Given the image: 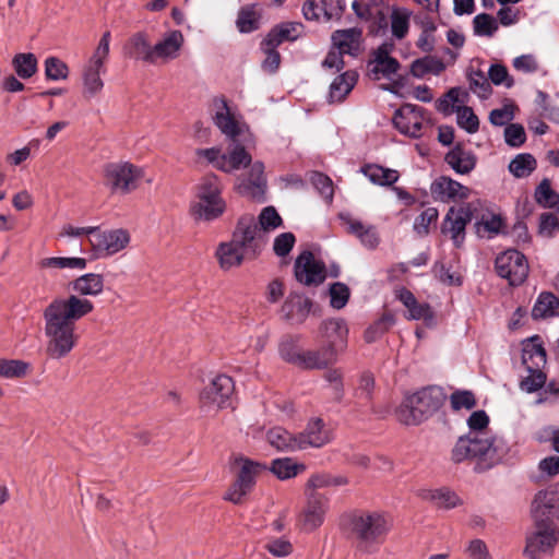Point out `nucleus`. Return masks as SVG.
Returning a JSON list of instances; mask_svg holds the SVG:
<instances>
[{
  "label": "nucleus",
  "mask_w": 559,
  "mask_h": 559,
  "mask_svg": "<svg viewBox=\"0 0 559 559\" xmlns=\"http://www.w3.org/2000/svg\"><path fill=\"white\" fill-rule=\"evenodd\" d=\"M394 323V317L390 313L383 314L378 321L370 325L365 332L367 343L376 342Z\"/></svg>",
  "instance_id": "58"
},
{
  "label": "nucleus",
  "mask_w": 559,
  "mask_h": 559,
  "mask_svg": "<svg viewBox=\"0 0 559 559\" xmlns=\"http://www.w3.org/2000/svg\"><path fill=\"white\" fill-rule=\"evenodd\" d=\"M91 252L97 259H107L126 251L131 245V233L123 227L102 228L95 226L88 238Z\"/></svg>",
  "instance_id": "9"
},
{
  "label": "nucleus",
  "mask_w": 559,
  "mask_h": 559,
  "mask_svg": "<svg viewBox=\"0 0 559 559\" xmlns=\"http://www.w3.org/2000/svg\"><path fill=\"white\" fill-rule=\"evenodd\" d=\"M186 45V37L179 29H170L154 44L155 64L168 63L178 59Z\"/></svg>",
  "instance_id": "19"
},
{
  "label": "nucleus",
  "mask_w": 559,
  "mask_h": 559,
  "mask_svg": "<svg viewBox=\"0 0 559 559\" xmlns=\"http://www.w3.org/2000/svg\"><path fill=\"white\" fill-rule=\"evenodd\" d=\"M360 171L374 185L391 186L400 178L396 169L385 168L378 164H367L361 167Z\"/></svg>",
  "instance_id": "38"
},
{
  "label": "nucleus",
  "mask_w": 559,
  "mask_h": 559,
  "mask_svg": "<svg viewBox=\"0 0 559 559\" xmlns=\"http://www.w3.org/2000/svg\"><path fill=\"white\" fill-rule=\"evenodd\" d=\"M469 88L481 98H487L491 94V86L485 74L480 71L469 74Z\"/></svg>",
  "instance_id": "62"
},
{
  "label": "nucleus",
  "mask_w": 559,
  "mask_h": 559,
  "mask_svg": "<svg viewBox=\"0 0 559 559\" xmlns=\"http://www.w3.org/2000/svg\"><path fill=\"white\" fill-rule=\"evenodd\" d=\"M557 316H559V298L552 293H542L532 309V317L534 319H548Z\"/></svg>",
  "instance_id": "40"
},
{
  "label": "nucleus",
  "mask_w": 559,
  "mask_h": 559,
  "mask_svg": "<svg viewBox=\"0 0 559 559\" xmlns=\"http://www.w3.org/2000/svg\"><path fill=\"white\" fill-rule=\"evenodd\" d=\"M12 66L19 78L27 80L37 72L38 61L34 53H17L12 59Z\"/></svg>",
  "instance_id": "46"
},
{
  "label": "nucleus",
  "mask_w": 559,
  "mask_h": 559,
  "mask_svg": "<svg viewBox=\"0 0 559 559\" xmlns=\"http://www.w3.org/2000/svg\"><path fill=\"white\" fill-rule=\"evenodd\" d=\"M411 12L405 9H396L391 14V29L393 35L401 39L405 37L409 28Z\"/></svg>",
  "instance_id": "57"
},
{
  "label": "nucleus",
  "mask_w": 559,
  "mask_h": 559,
  "mask_svg": "<svg viewBox=\"0 0 559 559\" xmlns=\"http://www.w3.org/2000/svg\"><path fill=\"white\" fill-rule=\"evenodd\" d=\"M498 274L508 280L511 285L522 284L528 274L525 257L516 250H507L496 259Z\"/></svg>",
  "instance_id": "17"
},
{
  "label": "nucleus",
  "mask_w": 559,
  "mask_h": 559,
  "mask_svg": "<svg viewBox=\"0 0 559 559\" xmlns=\"http://www.w3.org/2000/svg\"><path fill=\"white\" fill-rule=\"evenodd\" d=\"M436 28V24L430 20H426L421 23V34L416 45L424 52H429L433 49Z\"/></svg>",
  "instance_id": "61"
},
{
  "label": "nucleus",
  "mask_w": 559,
  "mask_h": 559,
  "mask_svg": "<svg viewBox=\"0 0 559 559\" xmlns=\"http://www.w3.org/2000/svg\"><path fill=\"white\" fill-rule=\"evenodd\" d=\"M331 440L332 433L330 429L319 417L310 418L305 429L297 435L299 451L309 448L320 449L329 444Z\"/></svg>",
  "instance_id": "21"
},
{
  "label": "nucleus",
  "mask_w": 559,
  "mask_h": 559,
  "mask_svg": "<svg viewBox=\"0 0 559 559\" xmlns=\"http://www.w3.org/2000/svg\"><path fill=\"white\" fill-rule=\"evenodd\" d=\"M456 120L457 124L469 133H475L478 130L479 121L473 109L466 106H456Z\"/></svg>",
  "instance_id": "60"
},
{
  "label": "nucleus",
  "mask_w": 559,
  "mask_h": 559,
  "mask_svg": "<svg viewBox=\"0 0 559 559\" xmlns=\"http://www.w3.org/2000/svg\"><path fill=\"white\" fill-rule=\"evenodd\" d=\"M230 467L235 475V480L226 491L224 499L234 504H241L254 487L255 478L266 471L267 467L245 456L234 457Z\"/></svg>",
  "instance_id": "7"
},
{
  "label": "nucleus",
  "mask_w": 559,
  "mask_h": 559,
  "mask_svg": "<svg viewBox=\"0 0 559 559\" xmlns=\"http://www.w3.org/2000/svg\"><path fill=\"white\" fill-rule=\"evenodd\" d=\"M73 295L84 298L86 296L97 297L104 293V276L98 273H85L71 282Z\"/></svg>",
  "instance_id": "30"
},
{
  "label": "nucleus",
  "mask_w": 559,
  "mask_h": 559,
  "mask_svg": "<svg viewBox=\"0 0 559 559\" xmlns=\"http://www.w3.org/2000/svg\"><path fill=\"white\" fill-rule=\"evenodd\" d=\"M328 511V498L325 496L307 497V503L299 514V523L302 530L313 532L320 527Z\"/></svg>",
  "instance_id": "22"
},
{
  "label": "nucleus",
  "mask_w": 559,
  "mask_h": 559,
  "mask_svg": "<svg viewBox=\"0 0 559 559\" xmlns=\"http://www.w3.org/2000/svg\"><path fill=\"white\" fill-rule=\"evenodd\" d=\"M444 69L441 61L433 58H423L415 60L411 66V72L414 76L421 78L427 73L439 74Z\"/></svg>",
  "instance_id": "53"
},
{
  "label": "nucleus",
  "mask_w": 559,
  "mask_h": 559,
  "mask_svg": "<svg viewBox=\"0 0 559 559\" xmlns=\"http://www.w3.org/2000/svg\"><path fill=\"white\" fill-rule=\"evenodd\" d=\"M266 551L277 559L289 557L294 551L293 543L286 537L271 538L264 545Z\"/></svg>",
  "instance_id": "54"
},
{
  "label": "nucleus",
  "mask_w": 559,
  "mask_h": 559,
  "mask_svg": "<svg viewBox=\"0 0 559 559\" xmlns=\"http://www.w3.org/2000/svg\"><path fill=\"white\" fill-rule=\"evenodd\" d=\"M357 73L355 71H346L335 78L330 86V98L332 102L343 100L353 90L357 82Z\"/></svg>",
  "instance_id": "43"
},
{
  "label": "nucleus",
  "mask_w": 559,
  "mask_h": 559,
  "mask_svg": "<svg viewBox=\"0 0 559 559\" xmlns=\"http://www.w3.org/2000/svg\"><path fill=\"white\" fill-rule=\"evenodd\" d=\"M323 332L325 337L331 342L329 346L334 348L335 345H345L348 329L343 320L335 319L324 322Z\"/></svg>",
  "instance_id": "47"
},
{
  "label": "nucleus",
  "mask_w": 559,
  "mask_h": 559,
  "mask_svg": "<svg viewBox=\"0 0 559 559\" xmlns=\"http://www.w3.org/2000/svg\"><path fill=\"white\" fill-rule=\"evenodd\" d=\"M222 150L218 146L199 147L194 151L195 160L199 164L212 165L219 171Z\"/></svg>",
  "instance_id": "59"
},
{
  "label": "nucleus",
  "mask_w": 559,
  "mask_h": 559,
  "mask_svg": "<svg viewBox=\"0 0 559 559\" xmlns=\"http://www.w3.org/2000/svg\"><path fill=\"white\" fill-rule=\"evenodd\" d=\"M444 400L443 391L437 386L408 394L395 409L396 420L404 426H418L432 416Z\"/></svg>",
  "instance_id": "3"
},
{
  "label": "nucleus",
  "mask_w": 559,
  "mask_h": 559,
  "mask_svg": "<svg viewBox=\"0 0 559 559\" xmlns=\"http://www.w3.org/2000/svg\"><path fill=\"white\" fill-rule=\"evenodd\" d=\"M335 359L336 353L332 346H328L321 350L302 352L300 367L308 369L323 368L334 362Z\"/></svg>",
  "instance_id": "41"
},
{
  "label": "nucleus",
  "mask_w": 559,
  "mask_h": 559,
  "mask_svg": "<svg viewBox=\"0 0 559 559\" xmlns=\"http://www.w3.org/2000/svg\"><path fill=\"white\" fill-rule=\"evenodd\" d=\"M473 29L477 36L491 37L498 31V22L492 15L480 13L473 19Z\"/></svg>",
  "instance_id": "52"
},
{
  "label": "nucleus",
  "mask_w": 559,
  "mask_h": 559,
  "mask_svg": "<svg viewBox=\"0 0 559 559\" xmlns=\"http://www.w3.org/2000/svg\"><path fill=\"white\" fill-rule=\"evenodd\" d=\"M530 515L533 523L557 524L559 520V484L538 490L531 502Z\"/></svg>",
  "instance_id": "13"
},
{
  "label": "nucleus",
  "mask_w": 559,
  "mask_h": 559,
  "mask_svg": "<svg viewBox=\"0 0 559 559\" xmlns=\"http://www.w3.org/2000/svg\"><path fill=\"white\" fill-rule=\"evenodd\" d=\"M348 484V479L344 476H333L326 473H316L311 475L305 487L306 497L322 496L318 491L330 487H340Z\"/></svg>",
  "instance_id": "36"
},
{
  "label": "nucleus",
  "mask_w": 559,
  "mask_h": 559,
  "mask_svg": "<svg viewBox=\"0 0 559 559\" xmlns=\"http://www.w3.org/2000/svg\"><path fill=\"white\" fill-rule=\"evenodd\" d=\"M28 365L22 360L0 359V377L17 379L26 376Z\"/></svg>",
  "instance_id": "55"
},
{
  "label": "nucleus",
  "mask_w": 559,
  "mask_h": 559,
  "mask_svg": "<svg viewBox=\"0 0 559 559\" xmlns=\"http://www.w3.org/2000/svg\"><path fill=\"white\" fill-rule=\"evenodd\" d=\"M302 11L308 20L329 21L340 15L342 7L340 0H307Z\"/></svg>",
  "instance_id": "29"
},
{
  "label": "nucleus",
  "mask_w": 559,
  "mask_h": 559,
  "mask_svg": "<svg viewBox=\"0 0 559 559\" xmlns=\"http://www.w3.org/2000/svg\"><path fill=\"white\" fill-rule=\"evenodd\" d=\"M310 301L301 295H290L284 304V310L289 317L304 318L310 311Z\"/></svg>",
  "instance_id": "56"
},
{
  "label": "nucleus",
  "mask_w": 559,
  "mask_h": 559,
  "mask_svg": "<svg viewBox=\"0 0 559 559\" xmlns=\"http://www.w3.org/2000/svg\"><path fill=\"white\" fill-rule=\"evenodd\" d=\"M128 55L138 61L148 64H155L154 44L146 33L139 32L133 34L126 46Z\"/></svg>",
  "instance_id": "27"
},
{
  "label": "nucleus",
  "mask_w": 559,
  "mask_h": 559,
  "mask_svg": "<svg viewBox=\"0 0 559 559\" xmlns=\"http://www.w3.org/2000/svg\"><path fill=\"white\" fill-rule=\"evenodd\" d=\"M260 14L253 7L242 8L237 16L236 25L240 33H250L259 27Z\"/></svg>",
  "instance_id": "50"
},
{
  "label": "nucleus",
  "mask_w": 559,
  "mask_h": 559,
  "mask_svg": "<svg viewBox=\"0 0 559 559\" xmlns=\"http://www.w3.org/2000/svg\"><path fill=\"white\" fill-rule=\"evenodd\" d=\"M301 25L297 23H287L275 27L265 38V45L278 46L284 41L297 39L301 34Z\"/></svg>",
  "instance_id": "44"
},
{
  "label": "nucleus",
  "mask_w": 559,
  "mask_h": 559,
  "mask_svg": "<svg viewBox=\"0 0 559 559\" xmlns=\"http://www.w3.org/2000/svg\"><path fill=\"white\" fill-rule=\"evenodd\" d=\"M445 159L448 164L460 174H467L475 167V156L460 146L449 152Z\"/></svg>",
  "instance_id": "45"
},
{
  "label": "nucleus",
  "mask_w": 559,
  "mask_h": 559,
  "mask_svg": "<svg viewBox=\"0 0 559 559\" xmlns=\"http://www.w3.org/2000/svg\"><path fill=\"white\" fill-rule=\"evenodd\" d=\"M393 122L401 133L418 138L423 135L430 120L426 117L423 108L406 104L395 112Z\"/></svg>",
  "instance_id": "16"
},
{
  "label": "nucleus",
  "mask_w": 559,
  "mask_h": 559,
  "mask_svg": "<svg viewBox=\"0 0 559 559\" xmlns=\"http://www.w3.org/2000/svg\"><path fill=\"white\" fill-rule=\"evenodd\" d=\"M431 195L441 202H460L469 197L471 190L460 182L449 178L439 177L430 187Z\"/></svg>",
  "instance_id": "24"
},
{
  "label": "nucleus",
  "mask_w": 559,
  "mask_h": 559,
  "mask_svg": "<svg viewBox=\"0 0 559 559\" xmlns=\"http://www.w3.org/2000/svg\"><path fill=\"white\" fill-rule=\"evenodd\" d=\"M211 119L226 138L235 141L248 131L242 116L226 98L216 97L211 105Z\"/></svg>",
  "instance_id": "11"
},
{
  "label": "nucleus",
  "mask_w": 559,
  "mask_h": 559,
  "mask_svg": "<svg viewBox=\"0 0 559 559\" xmlns=\"http://www.w3.org/2000/svg\"><path fill=\"white\" fill-rule=\"evenodd\" d=\"M347 528L357 547L370 554L382 544L393 528V516L381 509H361L352 512L347 518Z\"/></svg>",
  "instance_id": "2"
},
{
  "label": "nucleus",
  "mask_w": 559,
  "mask_h": 559,
  "mask_svg": "<svg viewBox=\"0 0 559 559\" xmlns=\"http://www.w3.org/2000/svg\"><path fill=\"white\" fill-rule=\"evenodd\" d=\"M221 193L222 182L218 176H204L197 188V200L190 206L192 217L198 222H210L219 217L226 207Z\"/></svg>",
  "instance_id": "5"
},
{
  "label": "nucleus",
  "mask_w": 559,
  "mask_h": 559,
  "mask_svg": "<svg viewBox=\"0 0 559 559\" xmlns=\"http://www.w3.org/2000/svg\"><path fill=\"white\" fill-rule=\"evenodd\" d=\"M252 160L251 154L241 144L230 145L226 152H223L219 171L234 174L248 167Z\"/></svg>",
  "instance_id": "28"
},
{
  "label": "nucleus",
  "mask_w": 559,
  "mask_h": 559,
  "mask_svg": "<svg viewBox=\"0 0 559 559\" xmlns=\"http://www.w3.org/2000/svg\"><path fill=\"white\" fill-rule=\"evenodd\" d=\"M504 221L496 213H485L475 223V231L479 238L490 239L504 230Z\"/></svg>",
  "instance_id": "37"
},
{
  "label": "nucleus",
  "mask_w": 559,
  "mask_h": 559,
  "mask_svg": "<svg viewBox=\"0 0 559 559\" xmlns=\"http://www.w3.org/2000/svg\"><path fill=\"white\" fill-rule=\"evenodd\" d=\"M496 452L495 439L480 432L460 438L452 450V457L455 462L466 459L493 460Z\"/></svg>",
  "instance_id": "12"
},
{
  "label": "nucleus",
  "mask_w": 559,
  "mask_h": 559,
  "mask_svg": "<svg viewBox=\"0 0 559 559\" xmlns=\"http://www.w3.org/2000/svg\"><path fill=\"white\" fill-rule=\"evenodd\" d=\"M247 170L236 178V189L243 197L262 201L266 189L264 165L260 160H251Z\"/></svg>",
  "instance_id": "15"
},
{
  "label": "nucleus",
  "mask_w": 559,
  "mask_h": 559,
  "mask_svg": "<svg viewBox=\"0 0 559 559\" xmlns=\"http://www.w3.org/2000/svg\"><path fill=\"white\" fill-rule=\"evenodd\" d=\"M392 50V44H383L373 52L367 66V74L370 79L374 81L389 79L397 72L400 63L391 56Z\"/></svg>",
  "instance_id": "20"
},
{
  "label": "nucleus",
  "mask_w": 559,
  "mask_h": 559,
  "mask_svg": "<svg viewBox=\"0 0 559 559\" xmlns=\"http://www.w3.org/2000/svg\"><path fill=\"white\" fill-rule=\"evenodd\" d=\"M87 260L82 257H47L38 261L41 271H83Z\"/></svg>",
  "instance_id": "34"
},
{
  "label": "nucleus",
  "mask_w": 559,
  "mask_h": 559,
  "mask_svg": "<svg viewBox=\"0 0 559 559\" xmlns=\"http://www.w3.org/2000/svg\"><path fill=\"white\" fill-rule=\"evenodd\" d=\"M278 350L281 357L285 361L300 366L302 352L299 350V348L297 347L296 343L293 340H283L280 344Z\"/></svg>",
  "instance_id": "63"
},
{
  "label": "nucleus",
  "mask_w": 559,
  "mask_h": 559,
  "mask_svg": "<svg viewBox=\"0 0 559 559\" xmlns=\"http://www.w3.org/2000/svg\"><path fill=\"white\" fill-rule=\"evenodd\" d=\"M341 218L347 233L355 236L364 247L368 249H376L378 247L380 236L374 226L349 215H342Z\"/></svg>",
  "instance_id": "25"
},
{
  "label": "nucleus",
  "mask_w": 559,
  "mask_h": 559,
  "mask_svg": "<svg viewBox=\"0 0 559 559\" xmlns=\"http://www.w3.org/2000/svg\"><path fill=\"white\" fill-rule=\"evenodd\" d=\"M257 223L263 234L267 237L271 231L282 225L283 219L275 207L266 206L259 214Z\"/></svg>",
  "instance_id": "51"
},
{
  "label": "nucleus",
  "mask_w": 559,
  "mask_h": 559,
  "mask_svg": "<svg viewBox=\"0 0 559 559\" xmlns=\"http://www.w3.org/2000/svg\"><path fill=\"white\" fill-rule=\"evenodd\" d=\"M234 391V381L230 377L223 373L215 374L199 394L201 411L215 415L219 411L228 408L231 405Z\"/></svg>",
  "instance_id": "8"
},
{
  "label": "nucleus",
  "mask_w": 559,
  "mask_h": 559,
  "mask_svg": "<svg viewBox=\"0 0 559 559\" xmlns=\"http://www.w3.org/2000/svg\"><path fill=\"white\" fill-rule=\"evenodd\" d=\"M397 297L407 309L406 318L408 320H423L427 324H432L435 314L429 305L419 304L414 295L406 289L400 290Z\"/></svg>",
  "instance_id": "32"
},
{
  "label": "nucleus",
  "mask_w": 559,
  "mask_h": 559,
  "mask_svg": "<svg viewBox=\"0 0 559 559\" xmlns=\"http://www.w3.org/2000/svg\"><path fill=\"white\" fill-rule=\"evenodd\" d=\"M535 168L536 159L531 154H519L509 165L510 173L518 178L527 177Z\"/></svg>",
  "instance_id": "49"
},
{
  "label": "nucleus",
  "mask_w": 559,
  "mask_h": 559,
  "mask_svg": "<svg viewBox=\"0 0 559 559\" xmlns=\"http://www.w3.org/2000/svg\"><path fill=\"white\" fill-rule=\"evenodd\" d=\"M231 236L248 251L250 258H255L266 241V236L251 215H243L239 218Z\"/></svg>",
  "instance_id": "14"
},
{
  "label": "nucleus",
  "mask_w": 559,
  "mask_h": 559,
  "mask_svg": "<svg viewBox=\"0 0 559 559\" xmlns=\"http://www.w3.org/2000/svg\"><path fill=\"white\" fill-rule=\"evenodd\" d=\"M295 276L306 286L319 285L325 280L326 271L322 262L311 252L305 251L295 261Z\"/></svg>",
  "instance_id": "18"
},
{
  "label": "nucleus",
  "mask_w": 559,
  "mask_h": 559,
  "mask_svg": "<svg viewBox=\"0 0 559 559\" xmlns=\"http://www.w3.org/2000/svg\"><path fill=\"white\" fill-rule=\"evenodd\" d=\"M266 440L270 445L280 451H299L297 435H293L283 428L270 429L266 433Z\"/></svg>",
  "instance_id": "42"
},
{
  "label": "nucleus",
  "mask_w": 559,
  "mask_h": 559,
  "mask_svg": "<svg viewBox=\"0 0 559 559\" xmlns=\"http://www.w3.org/2000/svg\"><path fill=\"white\" fill-rule=\"evenodd\" d=\"M361 31L358 28L340 29L332 35V46L343 53L357 55L360 50Z\"/></svg>",
  "instance_id": "33"
},
{
  "label": "nucleus",
  "mask_w": 559,
  "mask_h": 559,
  "mask_svg": "<svg viewBox=\"0 0 559 559\" xmlns=\"http://www.w3.org/2000/svg\"><path fill=\"white\" fill-rule=\"evenodd\" d=\"M438 218V211L435 207H428L416 219L414 223V229L415 231L420 235L425 236L429 233V226L433 223H436Z\"/></svg>",
  "instance_id": "64"
},
{
  "label": "nucleus",
  "mask_w": 559,
  "mask_h": 559,
  "mask_svg": "<svg viewBox=\"0 0 559 559\" xmlns=\"http://www.w3.org/2000/svg\"><path fill=\"white\" fill-rule=\"evenodd\" d=\"M144 168L126 158L109 160L102 166L104 187L111 195H128L134 192L143 177Z\"/></svg>",
  "instance_id": "4"
},
{
  "label": "nucleus",
  "mask_w": 559,
  "mask_h": 559,
  "mask_svg": "<svg viewBox=\"0 0 559 559\" xmlns=\"http://www.w3.org/2000/svg\"><path fill=\"white\" fill-rule=\"evenodd\" d=\"M522 362L527 370L542 369L546 365V352L538 336L523 342Z\"/></svg>",
  "instance_id": "31"
},
{
  "label": "nucleus",
  "mask_w": 559,
  "mask_h": 559,
  "mask_svg": "<svg viewBox=\"0 0 559 559\" xmlns=\"http://www.w3.org/2000/svg\"><path fill=\"white\" fill-rule=\"evenodd\" d=\"M269 469L280 480H286L302 473L306 466L292 457H282L273 460Z\"/></svg>",
  "instance_id": "39"
},
{
  "label": "nucleus",
  "mask_w": 559,
  "mask_h": 559,
  "mask_svg": "<svg viewBox=\"0 0 559 559\" xmlns=\"http://www.w3.org/2000/svg\"><path fill=\"white\" fill-rule=\"evenodd\" d=\"M469 219V213L466 209L451 207L443 221L442 233L450 235L454 245L459 247L464 240L465 226Z\"/></svg>",
  "instance_id": "26"
},
{
  "label": "nucleus",
  "mask_w": 559,
  "mask_h": 559,
  "mask_svg": "<svg viewBox=\"0 0 559 559\" xmlns=\"http://www.w3.org/2000/svg\"><path fill=\"white\" fill-rule=\"evenodd\" d=\"M417 496L442 509H453L461 504L457 495L447 488H421L417 491Z\"/></svg>",
  "instance_id": "35"
},
{
  "label": "nucleus",
  "mask_w": 559,
  "mask_h": 559,
  "mask_svg": "<svg viewBox=\"0 0 559 559\" xmlns=\"http://www.w3.org/2000/svg\"><path fill=\"white\" fill-rule=\"evenodd\" d=\"M110 49V33L105 32L93 53L82 68V95L85 99L98 96L104 88L102 74L105 72V62Z\"/></svg>",
  "instance_id": "6"
},
{
  "label": "nucleus",
  "mask_w": 559,
  "mask_h": 559,
  "mask_svg": "<svg viewBox=\"0 0 559 559\" xmlns=\"http://www.w3.org/2000/svg\"><path fill=\"white\" fill-rule=\"evenodd\" d=\"M215 258L219 269L226 272L241 266L245 259L250 257L248 251L231 236L230 240L218 245Z\"/></svg>",
  "instance_id": "23"
},
{
  "label": "nucleus",
  "mask_w": 559,
  "mask_h": 559,
  "mask_svg": "<svg viewBox=\"0 0 559 559\" xmlns=\"http://www.w3.org/2000/svg\"><path fill=\"white\" fill-rule=\"evenodd\" d=\"M94 311V304L76 295L55 298L43 311L46 354L51 359L68 356L75 347V322Z\"/></svg>",
  "instance_id": "1"
},
{
  "label": "nucleus",
  "mask_w": 559,
  "mask_h": 559,
  "mask_svg": "<svg viewBox=\"0 0 559 559\" xmlns=\"http://www.w3.org/2000/svg\"><path fill=\"white\" fill-rule=\"evenodd\" d=\"M45 76L48 81H66L69 78L68 64L58 57H48L44 61Z\"/></svg>",
  "instance_id": "48"
},
{
  "label": "nucleus",
  "mask_w": 559,
  "mask_h": 559,
  "mask_svg": "<svg viewBox=\"0 0 559 559\" xmlns=\"http://www.w3.org/2000/svg\"><path fill=\"white\" fill-rule=\"evenodd\" d=\"M559 544V526L557 524L533 523L525 536L523 556L526 559H547L552 556Z\"/></svg>",
  "instance_id": "10"
}]
</instances>
